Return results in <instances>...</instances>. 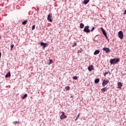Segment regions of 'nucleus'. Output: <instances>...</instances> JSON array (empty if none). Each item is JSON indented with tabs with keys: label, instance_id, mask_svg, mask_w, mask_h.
<instances>
[{
	"label": "nucleus",
	"instance_id": "1",
	"mask_svg": "<svg viewBox=\"0 0 126 126\" xmlns=\"http://www.w3.org/2000/svg\"><path fill=\"white\" fill-rule=\"evenodd\" d=\"M119 62H120V58H114L110 60V63L111 64H114V63H118Z\"/></svg>",
	"mask_w": 126,
	"mask_h": 126
},
{
	"label": "nucleus",
	"instance_id": "2",
	"mask_svg": "<svg viewBox=\"0 0 126 126\" xmlns=\"http://www.w3.org/2000/svg\"><path fill=\"white\" fill-rule=\"evenodd\" d=\"M89 27H90L89 26H87L85 27L84 29V32H85L86 33H89L90 32V30H89Z\"/></svg>",
	"mask_w": 126,
	"mask_h": 126
},
{
	"label": "nucleus",
	"instance_id": "3",
	"mask_svg": "<svg viewBox=\"0 0 126 126\" xmlns=\"http://www.w3.org/2000/svg\"><path fill=\"white\" fill-rule=\"evenodd\" d=\"M118 36H119V37L120 38V39H124V33H123V32L120 31L118 32Z\"/></svg>",
	"mask_w": 126,
	"mask_h": 126
},
{
	"label": "nucleus",
	"instance_id": "4",
	"mask_svg": "<svg viewBox=\"0 0 126 126\" xmlns=\"http://www.w3.org/2000/svg\"><path fill=\"white\" fill-rule=\"evenodd\" d=\"M103 50L104 51V52H105L106 54H109V53L111 52V50L110 49V48L107 47L103 48Z\"/></svg>",
	"mask_w": 126,
	"mask_h": 126
},
{
	"label": "nucleus",
	"instance_id": "5",
	"mask_svg": "<svg viewBox=\"0 0 126 126\" xmlns=\"http://www.w3.org/2000/svg\"><path fill=\"white\" fill-rule=\"evenodd\" d=\"M108 83H109V80H104L103 81L102 83L103 87H105V86L107 85V84H108Z\"/></svg>",
	"mask_w": 126,
	"mask_h": 126
},
{
	"label": "nucleus",
	"instance_id": "6",
	"mask_svg": "<svg viewBox=\"0 0 126 126\" xmlns=\"http://www.w3.org/2000/svg\"><path fill=\"white\" fill-rule=\"evenodd\" d=\"M62 115L60 116V119L61 120H63V119H65L66 118V115H64V112H62Z\"/></svg>",
	"mask_w": 126,
	"mask_h": 126
},
{
	"label": "nucleus",
	"instance_id": "7",
	"mask_svg": "<svg viewBox=\"0 0 126 126\" xmlns=\"http://www.w3.org/2000/svg\"><path fill=\"white\" fill-rule=\"evenodd\" d=\"M88 69L89 71H92V70H94V68L93 67V65H91L88 67Z\"/></svg>",
	"mask_w": 126,
	"mask_h": 126
},
{
	"label": "nucleus",
	"instance_id": "8",
	"mask_svg": "<svg viewBox=\"0 0 126 126\" xmlns=\"http://www.w3.org/2000/svg\"><path fill=\"white\" fill-rule=\"evenodd\" d=\"M47 20L49 22H52V21H53V20H52V15H51L50 14L48 16Z\"/></svg>",
	"mask_w": 126,
	"mask_h": 126
},
{
	"label": "nucleus",
	"instance_id": "9",
	"mask_svg": "<svg viewBox=\"0 0 126 126\" xmlns=\"http://www.w3.org/2000/svg\"><path fill=\"white\" fill-rule=\"evenodd\" d=\"M122 86H123V84H122L121 82L118 83V88H119V89H121Z\"/></svg>",
	"mask_w": 126,
	"mask_h": 126
},
{
	"label": "nucleus",
	"instance_id": "10",
	"mask_svg": "<svg viewBox=\"0 0 126 126\" xmlns=\"http://www.w3.org/2000/svg\"><path fill=\"white\" fill-rule=\"evenodd\" d=\"M10 76H11V74H10V72H8L7 73V74L5 75V77L6 78H7V77H10Z\"/></svg>",
	"mask_w": 126,
	"mask_h": 126
},
{
	"label": "nucleus",
	"instance_id": "11",
	"mask_svg": "<svg viewBox=\"0 0 126 126\" xmlns=\"http://www.w3.org/2000/svg\"><path fill=\"white\" fill-rule=\"evenodd\" d=\"M41 46H43L44 48H46L47 46V43H45L44 42H40Z\"/></svg>",
	"mask_w": 126,
	"mask_h": 126
},
{
	"label": "nucleus",
	"instance_id": "12",
	"mask_svg": "<svg viewBox=\"0 0 126 126\" xmlns=\"http://www.w3.org/2000/svg\"><path fill=\"white\" fill-rule=\"evenodd\" d=\"M108 90V88L107 87H104L101 89V91L102 92H105V91H107Z\"/></svg>",
	"mask_w": 126,
	"mask_h": 126
},
{
	"label": "nucleus",
	"instance_id": "13",
	"mask_svg": "<svg viewBox=\"0 0 126 126\" xmlns=\"http://www.w3.org/2000/svg\"><path fill=\"white\" fill-rule=\"evenodd\" d=\"M99 53H100V50H96L94 52V55H98V54H99Z\"/></svg>",
	"mask_w": 126,
	"mask_h": 126
},
{
	"label": "nucleus",
	"instance_id": "14",
	"mask_svg": "<svg viewBox=\"0 0 126 126\" xmlns=\"http://www.w3.org/2000/svg\"><path fill=\"white\" fill-rule=\"evenodd\" d=\"M99 82H100V79L99 78H97L94 80V83L95 84L99 83Z\"/></svg>",
	"mask_w": 126,
	"mask_h": 126
},
{
	"label": "nucleus",
	"instance_id": "15",
	"mask_svg": "<svg viewBox=\"0 0 126 126\" xmlns=\"http://www.w3.org/2000/svg\"><path fill=\"white\" fill-rule=\"evenodd\" d=\"M53 63V60L52 59L49 60V62H48V64H52Z\"/></svg>",
	"mask_w": 126,
	"mask_h": 126
},
{
	"label": "nucleus",
	"instance_id": "16",
	"mask_svg": "<svg viewBox=\"0 0 126 126\" xmlns=\"http://www.w3.org/2000/svg\"><path fill=\"white\" fill-rule=\"evenodd\" d=\"M89 2V0H84V4H87Z\"/></svg>",
	"mask_w": 126,
	"mask_h": 126
},
{
	"label": "nucleus",
	"instance_id": "17",
	"mask_svg": "<svg viewBox=\"0 0 126 126\" xmlns=\"http://www.w3.org/2000/svg\"><path fill=\"white\" fill-rule=\"evenodd\" d=\"M83 27H84V24L83 23H81L80 25V28H81L82 29Z\"/></svg>",
	"mask_w": 126,
	"mask_h": 126
},
{
	"label": "nucleus",
	"instance_id": "18",
	"mask_svg": "<svg viewBox=\"0 0 126 126\" xmlns=\"http://www.w3.org/2000/svg\"><path fill=\"white\" fill-rule=\"evenodd\" d=\"M27 96H28V94H25L24 96H22V99H25V98H26Z\"/></svg>",
	"mask_w": 126,
	"mask_h": 126
},
{
	"label": "nucleus",
	"instance_id": "19",
	"mask_svg": "<svg viewBox=\"0 0 126 126\" xmlns=\"http://www.w3.org/2000/svg\"><path fill=\"white\" fill-rule=\"evenodd\" d=\"M20 122L19 121H15L14 122H13V124H14V125H17V124H19Z\"/></svg>",
	"mask_w": 126,
	"mask_h": 126
},
{
	"label": "nucleus",
	"instance_id": "20",
	"mask_svg": "<svg viewBox=\"0 0 126 126\" xmlns=\"http://www.w3.org/2000/svg\"><path fill=\"white\" fill-rule=\"evenodd\" d=\"M73 79H74V80H77V79H78V76H74V77H73Z\"/></svg>",
	"mask_w": 126,
	"mask_h": 126
},
{
	"label": "nucleus",
	"instance_id": "21",
	"mask_svg": "<svg viewBox=\"0 0 126 126\" xmlns=\"http://www.w3.org/2000/svg\"><path fill=\"white\" fill-rule=\"evenodd\" d=\"M65 89L66 90H69V89H70V87L69 86H66V87H65Z\"/></svg>",
	"mask_w": 126,
	"mask_h": 126
},
{
	"label": "nucleus",
	"instance_id": "22",
	"mask_svg": "<svg viewBox=\"0 0 126 126\" xmlns=\"http://www.w3.org/2000/svg\"><path fill=\"white\" fill-rule=\"evenodd\" d=\"M79 116H80V113H79L76 117V119H75V121H77L78 119L79 118Z\"/></svg>",
	"mask_w": 126,
	"mask_h": 126
},
{
	"label": "nucleus",
	"instance_id": "23",
	"mask_svg": "<svg viewBox=\"0 0 126 126\" xmlns=\"http://www.w3.org/2000/svg\"><path fill=\"white\" fill-rule=\"evenodd\" d=\"M26 23H27V20H25L22 22L23 25H26Z\"/></svg>",
	"mask_w": 126,
	"mask_h": 126
},
{
	"label": "nucleus",
	"instance_id": "24",
	"mask_svg": "<svg viewBox=\"0 0 126 126\" xmlns=\"http://www.w3.org/2000/svg\"><path fill=\"white\" fill-rule=\"evenodd\" d=\"M109 74V72H105L103 73V75L104 76H106V75H107V74Z\"/></svg>",
	"mask_w": 126,
	"mask_h": 126
},
{
	"label": "nucleus",
	"instance_id": "25",
	"mask_svg": "<svg viewBox=\"0 0 126 126\" xmlns=\"http://www.w3.org/2000/svg\"><path fill=\"white\" fill-rule=\"evenodd\" d=\"M14 47V45H13V44L11 45V46H10L11 51H12Z\"/></svg>",
	"mask_w": 126,
	"mask_h": 126
},
{
	"label": "nucleus",
	"instance_id": "26",
	"mask_svg": "<svg viewBox=\"0 0 126 126\" xmlns=\"http://www.w3.org/2000/svg\"><path fill=\"white\" fill-rule=\"evenodd\" d=\"M105 36V37H106V38L107 39V40H109V38L108 37V36L107 35V33L104 35Z\"/></svg>",
	"mask_w": 126,
	"mask_h": 126
},
{
	"label": "nucleus",
	"instance_id": "27",
	"mask_svg": "<svg viewBox=\"0 0 126 126\" xmlns=\"http://www.w3.org/2000/svg\"><path fill=\"white\" fill-rule=\"evenodd\" d=\"M94 29H95V27H93L92 30H91V32H93V31H94Z\"/></svg>",
	"mask_w": 126,
	"mask_h": 126
},
{
	"label": "nucleus",
	"instance_id": "28",
	"mask_svg": "<svg viewBox=\"0 0 126 126\" xmlns=\"http://www.w3.org/2000/svg\"><path fill=\"white\" fill-rule=\"evenodd\" d=\"M102 33L103 34V35H105L106 34H107L106 33V31H103L102 32Z\"/></svg>",
	"mask_w": 126,
	"mask_h": 126
},
{
	"label": "nucleus",
	"instance_id": "29",
	"mask_svg": "<svg viewBox=\"0 0 126 126\" xmlns=\"http://www.w3.org/2000/svg\"><path fill=\"white\" fill-rule=\"evenodd\" d=\"M35 29V25H33L32 27V30H34Z\"/></svg>",
	"mask_w": 126,
	"mask_h": 126
},
{
	"label": "nucleus",
	"instance_id": "30",
	"mask_svg": "<svg viewBox=\"0 0 126 126\" xmlns=\"http://www.w3.org/2000/svg\"><path fill=\"white\" fill-rule=\"evenodd\" d=\"M77 44L76 42H75L73 45V47H75V46H76Z\"/></svg>",
	"mask_w": 126,
	"mask_h": 126
},
{
	"label": "nucleus",
	"instance_id": "31",
	"mask_svg": "<svg viewBox=\"0 0 126 126\" xmlns=\"http://www.w3.org/2000/svg\"><path fill=\"white\" fill-rule=\"evenodd\" d=\"M100 29L101 30L102 32L104 31L105 30H104V29H103L102 27L100 28Z\"/></svg>",
	"mask_w": 126,
	"mask_h": 126
},
{
	"label": "nucleus",
	"instance_id": "32",
	"mask_svg": "<svg viewBox=\"0 0 126 126\" xmlns=\"http://www.w3.org/2000/svg\"><path fill=\"white\" fill-rule=\"evenodd\" d=\"M124 15H126V10H125L124 11Z\"/></svg>",
	"mask_w": 126,
	"mask_h": 126
},
{
	"label": "nucleus",
	"instance_id": "33",
	"mask_svg": "<svg viewBox=\"0 0 126 126\" xmlns=\"http://www.w3.org/2000/svg\"><path fill=\"white\" fill-rule=\"evenodd\" d=\"M37 9V11H39V7L38 6H36Z\"/></svg>",
	"mask_w": 126,
	"mask_h": 126
},
{
	"label": "nucleus",
	"instance_id": "34",
	"mask_svg": "<svg viewBox=\"0 0 126 126\" xmlns=\"http://www.w3.org/2000/svg\"><path fill=\"white\" fill-rule=\"evenodd\" d=\"M1 57V53L0 52V58Z\"/></svg>",
	"mask_w": 126,
	"mask_h": 126
},
{
	"label": "nucleus",
	"instance_id": "35",
	"mask_svg": "<svg viewBox=\"0 0 126 126\" xmlns=\"http://www.w3.org/2000/svg\"><path fill=\"white\" fill-rule=\"evenodd\" d=\"M70 97L71 98H73V95H71Z\"/></svg>",
	"mask_w": 126,
	"mask_h": 126
},
{
	"label": "nucleus",
	"instance_id": "36",
	"mask_svg": "<svg viewBox=\"0 0 126 126\" xmlns=\"http://www.w3.org/2000/svg\"><path fill=\"white\" fill-rule=\"evenodd\" d=\"M0 38H1V37H0Z\"/></svg>",
	"mask_w": 126,
	"mask_h": 126
}]
</instances>
